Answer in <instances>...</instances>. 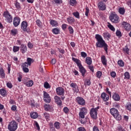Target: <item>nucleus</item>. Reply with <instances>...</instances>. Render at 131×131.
Listing matches in <instances>:
<instances>
[{
    "label": "nucleus",
    "mask_w": 131,
    "mask_h": 131,
    "mask_svg": "<svg viewBox=\"0 0 131 131\" xmlns=\"http://www.w3.org/2000/svg\"><path fill=\"white\" fill-rule=\"evenodd\" d=\"M95 38L97 39L96 47L97 48H103L104 51L107 53L108 52V45L102 38V36L99 34L95 35Z\"/></svg>",
    "instance_id": "f257e3e1"
},
{
    "label": "nucleus",
    "mask_w": 131,
    "mask_h": 131,
    "mask_svg": "<svg viewBox=\"0 0 131 131\" xmlns=\"http://www.w3.org/2000/svg\"><path fill=\"white\" fill-rule=\"evenodd\" d=\"M72 59L74 61V62H75V63H76V64H77L78 67L79 68L80 73H81L83 77H84L86 70H85V69H84L83 66H82V64H81V61H80V60L74 57H72Z\"/></svg>",
    "instance_id": "f03ea898"
},
{
    "label": "nucleus",
    "mask_w": 131,
    "mask_h": 131,
    "mask_svg": "<svg viewBox=\"0 0 131 131\" xmlns=\"http://www.w3.org/2000/svg\"><path fill=\"white\" fill-rule=\"evenodd\" d=\"M110 113L116 118V120L120 121L121 120V115L119 114L118 110H116L115 108H112L110 109Z\"/></svg>",
    "instance_id": "7ed1b4c3"
},
{
    "label": "nucleus",
    "mask_w": 131,
    "mask_h": 131,
    "mask_svg": "<svg viewBox=\"0 0 131 131\" xmlns=\"http://www.w3.org/2000/svg\"><path fill=\"white\" fill-rule=\"evenodd\" d=\"M8 128L10 131H16L18 128V123L16 122V121L13 120L9 123Z\"/></svg>",
    "instance_id": "20e7f679"
},
{
    "label": "nucleus",
    "mask_w": 131,
    "mask_h": 131,
    "mask_svg": "<svg viewBox=\"0 0 131 131\" xmlns=\"http://www.w3.org/2000/svg\"><path fill=\"white\" fill-rule=\"evenodd\" d=\"M100 109V106H97L96 108H92L90 111V115L93 119H97V112L98 110Z\"/></svg>",
    "instance_id": "39448f33"
},
{
    "label": "nucleus",
    "mask_w": 131,
    "mask_h": 131,
    "mask_svg": "<svg viewBox=\"0 0 131 131\" xmlns=\"http://www.w3.org/2000/svg\"><path fill=\"white\" fill-rule=\"evenodd\" d=\"M110 20L113 23H119V16L116 14H111L110 16Z\"/></svg>",
    "instance_id": "423d86ee"
},
{
    "label": "nucleus",
    "mask_w": 131,
    "mask_h": 131,
    "mask_svg": "<svg viewBox=\"0 0 131 131\" xmlns=\"http://www.w3.org/2000/svg\"><path fill=\"white\" fill-rule=\"evenodd\" d=\"M28 26V23L26 21H23L21 24V29H22L23 31L24 32H27V33H29L30 32V31L28 28H27Z\"/></svg>",
    "instance_id": "0eeeda50"
},
{
    "label": "nucleus",
    "mask_w": 131,
    "mask_h": 131,
    "mask_svg": "<svg viewBox=\"0 0 131 131\" xmlns=\"http://www.w3.org/2000/svg\"><path fill=\"white\" fill-rule=\"evenodd\" d=\"M3 16L6 18V20L8 23H12V22H13V17L9 12H5L3 14Z\"/></svg>",
    "instance_id": "6e6552de"
},
{
    "label": "nucleus",
    "mask_w": 131,
    "mask_h": 131,
    "mask_svg": "<svg viewBox=\"0 0 131 131\" xmlns=\"http://www.w3.org/2000/svg\"><path fill=\"white\" fill-rule=\"evenodd\" d=\"M56 94L58 96H64L65 94V90L62 87H58L56 89Z\"/></svg>",
    "instance_id": "1a4fd4ad"
},
{
    "label": "nucleus",
    "mask_w": 131,
    "mask_h": 131,
    "mask_svg": "<svg viewBox=\"0 0 131 131\" xmlns=\"http://www.w3.org/2000/svg\"><path fill=\"white\" fill-rule=\"evenodd\" d=\"M122 26H123V28L125 29L126 31H130L131 30L130 24H128L126 21H123L122 23Z\"/></svg>",
    "instance_id": "9d476101"
},
{
    "label": "nucleus",
    "mask_w": 131,
    "mask_h": 131,
    "mask_svg": "<svg viewBox=\"0 0 131 131\" xmlns=\"http://www.w3.org/2000/svg\"><path fill=\"white\" fill-rule=\"evenodd\" d=\"M98 8L100 11H105L106 10V5L103 1H100L98 4Z\"/></svg>",
    "instance_id": "9b49d317"
},
{
    "label": "nucleus",
    "mask_w": 131,
    "mask_h": 131,
    "mask_svg": "<svg viewBox=\"0 0 131 131\" xmlns=\"http://www.w3.org/2000/svg\"><path fill=\"white\" fill-rule=\"evenodd\" d=\"M76 101L79 105H81L82 106L85 105V101L84 100L83 98L81 97H77L76 98Z\"/></svg>",
    "instance_id": "f8f14e48"
},
{
    "label": "nucleus",
    "mask_w": 131,
    "mask_h": 131,
    "mask_svg": "<svg viewBox=\"0 0 131 131\" xmlns=\"http://www.w3.org/2000/svg\"><path fill=\"white\" fill-rule=\"evenodd\" d=\"M21 21V18L18 17H15L13 18V25L14 27H18L20 25V22Z\"/></svg>",
    "instance_id": "ddd939ff"
},
{
    "label": "nucleus",
    "mask_w": 131,
    "mask_h": 131,
    "mask_svg": "<svg viewBox=\"0 0 131 131\" xmlns=\"http://www.w3.org/2000/svg\"><path fill=\"white\" fill-rule=\"evenodd\" d=\"M101 98L104 102H107L109 100V95H107L105 92H103L101 95Z\"/></svg>",
    "instance_id": "4468645a"
},
{
    "label": "nucleus",
    "mask_w": 131,
    "mask_h": 131,
    "mask_svg": "<svg viewBox=\"0 0 131 131\" xmlns=\"http://www.w3.org/2000/svg\"><path fill=\"white\" fill-rule=\"evenodd\" d=\"M54 100L55 102L58 106H62V100H61V98L59 96H55L54 97Z\"/></svg>",
    "instance_id": "2eb2a0df"
},
{
    "label": "nucleus",
    "mask_w": 131,
    "mask_h": 131,
    "mask_svg": "<svg viewBox=\"0 0 131 131\" xmlns=\"http://www.w3.org/2000/svg\"><path fill=\"white\" fill-rule=\"evenodd\" d=\"M20 51L22 54H25L27 52V46L24 44H21L20 47Z\"/></svg>",
    "instance_id": "dca6fc26"
},
{
    "label": "nucleus",
    "mask_w": 131,
    "mask_h": 131,
    "mask_svg": "<svg viewBox=\"0 0 131 131\" xmlns=\"http://www.w3.org/2000/svg\"><path fill=\"white\" fill-rule=\"evenodd\" d=\"M44 108L45 111H49V112H52L53 111V107L50 106V104H45Z\"/></svg>",
    "instance_id": "f3484780"
},
{
    "label": "nucleus",
    "mask_w": 131,
    "mask_h": 131,
    "mask_svg": "<svg viewBox=\"0 0 131 131\" xmlns=\"http://www.w3.org/2000/svg\"><path fill=\"white\" fill-rule=\"evenodd\" d=\"M30 116L33 119H36L38 116V114L36 112H32L30 113Z\"/></svg>",
    "instance_id": "a211bd4d"
},
{
    "label": "nucleus",
    "mask_w": 131,
    "mask_h": 131,
    "mask_svg": "<svg viewBox=\"0 0 131 131\" xmlns=\"http://www.w3.org/2000/svg\"><path fill=\"white\" fill-rule=\"evenodd\" d=\"M50 24L53 27H57V26H59V24H58V22L53 19L50 21Z\"/></svg>",
    "instance_id": "6ab92c4d"
},
{
    "label": "nucleus",
    "mask_w": 131,
    "mask_h": 131,
    "mask_svg": "<svg viewBox=\"0 0 131 131\" xmlns=\"http://www.w3.org/2000/svg\"><path fill=\"white\" fill-rule=\"evenodd\" d=\"M113 99L115 100V101H119V100H120V97L119 96V95L118 94L115 93L113 95Z\"/></svg>",
    "instance_id": "aec40b11"
},
{
    "label": "nucleus",
    "mask_w": 131,
    "mask_h": 131,
    "mask_svg": "<svg viewBox=\"0 0 131 131\" xmlns=\"http://www.w3.org/2000/svg\"><path fill=\"white\" fill-rule=\"evenodd\" d=\"M67 21L69 24H72V23H74V22H75V19L72 17H69L67 18Z\"/></svg>",
    "instance_id": "412c9836"
},
{
    "label": "nucleus",
    "mask_w": 131,
    "mask_h": 131,
    "mask_svg": "<svg viewBox=\"0 0 131 131\" xmlns=\"http://www.w3.org/2000/svg\"><path fill=\"white\" fill-rule=\"evenodd\" d=\"M101 62L104 66H106L107 65V60L106 59V57L105 56L103 55L101 57Z\"/></svg>",
    "instance_id": "4be33fe9"
},
{
    "label": "nucleus",
    "mask_w": 131,
    "mask_h": 131,
    "mask_svg": "<svg viewBox=\"0 0 131 131\" xmlns=\"http://www.w3.org/2000/svg\"><path fill=\"white\" fill-rule=\"evenodd\" d=\"M85 62L88 65H92V58L90 57H87L85 59Z\"/></svg>",
    "instance_id": "5701e85b"
},
{
    "label": "nucleus",
    "mask_w": 131,
    "mask_h": 131,
    "mask_svg": "<svg viewBox=\"0 0 131 131\" xmlns=\"http://www.w3.org/2000/svg\"><path fill=\"white\" fill-rule=\"evenodd\" d=\"M0 95L3 97H5L6 95H7V91L4 89H1L0 90Z\"/></svg>",
    "instance_id": "b1692460"
},
{
    "label": "nucleus",
    "mask_w": 131,
    "mask_h": 131,
    "mask_svg": "<svg viewBox=\"0 0 131 131\" xmlns=\"http://www.w3.org/2000/svg\"><path fill=\"white\" fill-rule=\"evenodd\" d=\"M53 34H59L60 33V29L58 28H54L52 29Z\"/></svg>",
    "instance_id": "393cba45"
},
{
    "label": "nucleus",
    "mask_w": 131,
    "mask_h": 131,
    "mask_svg": "<svg viewBox=\"0 0 131 131\" xmlns=\"http://www.w3.org/2000/svg\"><path fill=\"white\" fill-rule=\"evenodd\" d=\"M91 80L89 79H86V80H84V85L85 86H86V85H91Z\"/></svg>",
    "instance_id": "a878e982"
},
{
    "label": "nucleus",
    "mask_w": 131,
    "mask_h": 131,
    "mask_svg": "<svg viewBox=\"0 0 131 131\" xmlns=\"http://www.w3.org/2000/svg\"><path fill=\"white\" fill-rule=\"evenodd\" d=\"M118 12L121 14V15H124V13H125V9L124 8L120 7L119 9Z\"/></svg>",
    "instance_id": "bb28decb"
},
{
    "label": "nucleus",
    "mask_w": 131,
    "mask_h": 131,
    "mask_svg": "<svg viewBox=\"0 0 131 131\" xmlns=\"http://www.w3.org/2000/svg\"><path fill=\"white\" fill-rule=\"evenodd\" d=\"M124 79H129V78H130V75H129V73H128V72H126L124 74Z\"/></svg>",
    "instance_id": "cd10ccee"
},
{
    "label": "nucleus",
    "mask_w": 131,
    "mask_h": 131,
    "mask_svg": "<svg viewBox=\"0 0 131 131\" xmlns=\"http://www.w3.org/2000/svg\"><path fill=\"white\" fill-rule=\"evenodd\" d=\"M73 15L75 17V18H77V19H79L80 18V16H79V12H78V11L73 12Z\"/></svg>",
    "instance_id": "c85d7f7f"
},
{
    "label": "nucleus",
    "mask_w": 131,
    "mask_h": 131,
    "mask_svg": "<svg viewBox=\"0 0 131 131\" xmlns=\"http://www.w3.org/2000/svg\"><path fill=\"white\" fill-rule=\"evenodd\" d=\"M76 4H77V2H76V0H70V6H72L73 7L75 6Z\"/></svg>",
    "instance_id": "c756f323"
},
{
    "label": "nucleus",
    "mask_w": 131,
    "mask_h": 131,
    "mask_svg": "<svg viewBox=\"0 0 131 131\" xmlns=\"http://www.w3.org/2000/svg\"><path fill=\"white\" fill-rule=\"evenodd\" d=\"M26 85H27V86H32V85H33V81L31 80L27 82Z\"/></svg>",
    "instance_id": "7c9ffc66"
},
{
    "label": "nucleus",
    "mask_w": 131,
    "mask_h": 131,
    "mask_svg": "<svg viewBox=\"0 0 131 131\" xmlns=\"http://www.w3.org/2000/svg\"><path fill=\"white\" fill-rule=\"evenodd\" d=\"M123 51H124V53H126V54H129V49L128 48H127V46H125L124 48H123Z\"/></svg>",
    "instance_id": "2f4dec72"
},
{
    "label": "nucleus",
    "mask_w": 131,
    "mask_h": 131,
    "mask_svg": "<svg viewBox=\"0 0 131 131\" xmlns=\"http://www.w3.org/2000/svg\"><path fill=\"white\" fill-rule=\"evenodd\" d=\"M118 64L120 67H123L124 66V62H123L122 60H119L118 61Z\"/></svg>",
    "instance_id": "473e14b6"
},
{
    "label": "nucleus",
    "mask_w": 131,
    "mask_h": 131,
    "mask_svg": "<svg viewBox=\"0 0 131 131\" xmlns=\"http://www.w3.org/2000/svg\"><path fill=\"white\" fill-rule=\"evenodd\" d=\"M44 88L45 89H51V85H50V84L48 82H45L44 83Z\"/></svg>",
    "instance_id": "72a5a7b5"
},
{
    "label": "nucleus",
    "mask_w": 131,
    "mask_h": 131,
    "mask_svg": "<svg viewBox=\"0 0 131 131\" xmlns=\"http://www.w3.org/2000/svg\"><path fill=\"white\" fill-rule=\"evenodd\" d=\"M54 126L57 129H59L60 128V123L59 122H55L54 123Z\"/></svg>",
    "instance_id": "f704fd0d"
},
{
    "label": "nucleus",
    "mask_w": 131,
    "mask_h": 131,
    "mask_svg": "<svg viewBox=\"0 0 131 131\" xmlns=\"http://www.w3.org/2000/svg\"><path fill=\"white\" fill-rule=\"evenodd\" d=\"M116 34L118 37H121V36H122V35L121 34V32H120V31L118 30H117Z\"/></svg>",
    "instance_id": "c9c22d12"
},
{
    "label": "nucleus",
    "mask_w": 131,
    "mask_h": 131,
    "mask_svg": "<svg viewBox=\"0 0 131 131\" xmlns=\"http://www.w3.org/2000/svg\"><path fill=\"white\" fill-rule=\"evenodd\" d=\"M20 50V47H17V46H14L13 47V51L14 53H16V52H18Z\"/></svg>",
    "instance_id": "e433bc0d"
},
{
    "label": "nucleus",
    "mask_w": 131,
    "mask_h": 131,
    "mask_svg": "<svg viewBox=\"0 0 131 131\" xmlns=\"http://www.w3.org/2000/svg\"><path fill=\"white\" fill-rule=\"evenodd\" d=\"M43 101L45 102V103H51V97L43 98Z\"/></svg>",
    "instance_id": "4c0bfd02"
},
{
    "label": "nucleus",
    "mask_w": 131,
    "mask_h": 131,
    "mask_svg": "<svg viewBox=\"0 0 131 131\" xmlns=\"http://www.w3.org/2000/svg\"><path fill=\"white\" fill-rule=\"evenodd\" d=\"M50 95L46 91H43V98H50Z\"/></svg>",
    "instance_id": "58836bf2"
},
{
    "label": "nucleus",
    "mask_w": 131,
    "mask_h": 131,
    "mask_svg": "<svg viewBox=\"0 0 131 131\" xmlns=\"http://www.w3.org/2000/svg\"><path fill=\"white\" fill-rule=\"evenodd\" d=\"M0 74L2 77H5V71H4V69H3V68L0 69Z\"/></svg>",
    "instance_id": "ea45409f"
},
{
    "label": "nucleus",
    "mask_w": 131,
    "mask_h": 131,
    "mask_svg": "<svg viewBox=\"0 0 131 131\" xmlns=\"http://www.w3.org/2000/svg\"><path fill=\"white\" fill-rule=\"evenodd\" d=\"M15 6L16 9H17L18 10H19V9H21V6H20V3H19V2H16L15 3Z\"/></svg>",
    "instance_id": "a19ab883"
},
{
    "label": "nucleus",
    "mask_w": 131,
    "mask_h": 131,
    "mask_svg": "<svg viewBox=\"0 0 131 131\" xmlns=\"http://www.w3.org/2000/svg\"><path fill=\"white\" fill-rule=\"evenodd\" d=\"M117 130L118 131H126L125 130V129H124V128H123L122 126H121V125H120L117 127Z\"/></svg>",
    "instance_id": "79ce46f5"
},
{
    "label": "nucleus",
    "mask_w": 131,
    "mask_h": 131,
    "mask_svg": "<svg viewBox=\"0 0 131 131\" xmlns=\"http://www.w3.org/2000/svg\"><path fill=\"white\" fill-rule=\"evenodd\" d=\"M96 76L98 78H100L101 76H102V72L101 71H98L96 73Z\"/></svg>",
    "instance_id": "37998d69"
},
{
    "label": "nucleus",
    "mask_w": 131,
    "mask_h": 131,
    "mask_svg": "<svg viewBox=\"0 0 131 131\" xmlns=\"http://www.w3.org/2000/svg\"><path fill=\"white\" fill-rule=\"evenodd\" d=\"M85 10V15L88 17V16H89V13H90V9H89V7H86Z\"/></svg>",
    "instance_id": "c03bdc74"
},
{
    "label": "nucleus",
    "mask_w": 131,
    "mask_h": 131,
    "mask_svg": "<svg viewBox=\"0 0 131 131\" xmlns=\"http://www.w3.org/2000/svg\"><path fill=\"white\" fill-rule=\"evenodd\" d=\"M84 115H85V114H84L83 112H80L79 114V116L81 117V118H84Z\"/></svg>",
    "instance_id": "a18cd8bd"
},
{
    "label": "nucleus",
    "mask_w": 131,
    "mask_h": 131,
    "mask_svg": "<svg viewBox=\"0 0 131 131\" xmlns=\"http://www.w3.org/2000/svg\"><path fill=\"white\" fill-rule=\"evenodd\" d=\"M108 27L112 30V31H115V28L112 25H108Z\"/></svg>",
    "instance_id": "49530a36"
},
{
    "label": "nucleus",
    "mask_w": 131,
    "mask_h": 131,
    "mask_svg": "<svg viewBox=\"0 0 131 131\" xmlns=\"http://www.w3.org/2000/svg\"><path fill=\"white\" fill-rule=\"evenodd\" d=\"M43 115L46 119L50 118V114H48V113H44Z\"/></svg>",
    "instance_id": "de8ad7c7"
},
{
    "label": "nucleus",
    "mask_w": 131,
    "mask_h": 131,
    "mask_svg": "<svg viewBox=\"0 0 131 131\" xmlns=\"http://www.w3.org/2000/svg\"><path fill=\"white\" fill-rule=\"evenodd\" d=\"M81 112H82L85 114H86V113H88V111H86V108H85V107H82L81 108Z\"/></svg>",
    "instance_id": "09e8293b"
},
{
    "label": "nucleus",
    "mask_w": 131,
    "mask_h": 131,
    "mask_svg": "<svg viewBox=\"0 0 131 131\" xmlns=\"http://www.w3.org/2000/svg\"><path fill=\"white\" fill-rule=\"evenodd\" d=\"M32 59L28 57L27 58V63L29 64V66L31 65V62H32Z\"/></svg>",
    "instance_id": "8fccbe9b"
},
{
    "label": "nucleus",
    "mask_w": 131,
    "mask_h": 131,
    "mask_svg": "<svg viewBox=\"0 0 131 131\" xmlns=\"http://www.w3.org/2000/svg\"><path fill=\"white\" fill-rule=\"evenodd\" d=\"M29 66V64L27 63V62H25V63H23L21 67L22 68H27Z\"/></svg>",
    "instance_id": "3c124183"
},
{
    "label": "nucleus",
    "mask_w": 131,
    "mask_h": 131,
    "mask_svg": "<svg viewBox=\"0 0 131 131\" xmlns=\"http://www.w3.org/2000/svg\"><path fill=\"white\" fill-rule=\"evenodd\" d=\"M6 85H7V88H9V89H12V88H13V85L12 84V83H11V82L7 83Z\"/></svg>",
    "instance_id": "603ef678"
},
{
    "label": "nucleus",
    "mask_w": 131,
    "mask_h": 131,
    "mask_svg": "<svg viewBox=\"0 0 131 131\" xmlns=\"http://www.w3.org/2000/svg\"><path fill=\"white\" fill-rule=\"evenodd\" d=\"M81 56L82 57V58H85L87 57L88 54H86V53H85L84 52H81Z\"/></svg>",
    "instance_id": "864d4df0"
},
{
    "label": "nucleus",
    "mask_w": 131,
    "mask_h": 131,
    "mask_svg": "<svg viewBox=\"0 0 131 131\" xmlns=\"http://www.w3.org/2000/svg\"><path fill=\"white\" fill-rule=\"evenodd\" d=\"M103 36H104V37H108V38H110V37H111V35L108 33H106L103 34Z\"/></svg>",
    "instance_id": "5fc2aeb1"
},
{
    "label": "nucleus",
    "mask_w": 131,
    "mask_h": 131,
    "mask_svg": "<svg viewBox=\"0 0 131 131\" xmlns=\"http://www.w3.org/2000/svg\"><path fill=\"white\" fill-rule=\"evenodd\" d=\"M68 29H69V31H70V34H72V33H73V32H74L73 28H72V27L70 26L69 27Z\"/></svg>",
    "instance_id": "6e6d98bb"
},
{
    "label": "nucleus",
    "mask_w": 131,
    "mask_h": 131,
    "mask_svg": "<svg viewBox=\"0 0 131 131\" xmlns=\"http://www.w3.org/2000/svg\"><path fill=\"white\" fill-rule=\"evenodd\" d=\"M71 88H73V89H75L77 86V84L75 83H72L70 84Z\"/></svg>",
    "instance_id": "4d7b16f0"
},
{
    "label": "nucleus",
    "mask_w": 131,
    "mask_h": 131,
    "mask_svg": "<svg viewBox=\"0 0 131 131\" xmlns=\"http://www.w3.org/2000/svg\"><path fill=\"white\" fill-rule=\"evenodd\" d=\"M55 4H62L63 3V2L62 1V0H53Z\"/></svg>",
    "instance_id": "13d9d810"
},
{
    "label": "nucleus",
    "mask_w": 131,
    "mask_h": 131,
    "mask_svg": "<svg viewBox=\"0 0 131 131\" xmlns=\"http://www.w3.org/2000/svg\"><path fill=\"white\" fill-rule=\"evenodd\" d=\"M36 24L37 25V26H38L39 27H40L41 25V21H40V20L39 19H37L36 21Z\"/></svg>",
    "instance_id": "bf43d9fd"
},
{
    "label": "nucleus",
    "mask_w": 131,
    "mask_h": 131,
    "mask_svg": "<svg viewBox=\"0 0 131 131\" xmlns=\"http://www.w3.org/2000/svg\"><path fill=\"white\" fill-rule=\"evenodd\" d=\"M23 70L25 73H28L29 72V69L28 68H23Z\"/></svg>",
    "instance_id": "052dcab7"
},
{
    "label": "nucleus",
    "mask_w": 131,
    "mask_h": 131,
    "mask_svg": "<svg viewBox=\"0 0 131 131\" xmlns=\"http://www.w3.org/2000/svg\"><path fill=\"white\" fill-rule=\"evenodd\" d=\"M11 33L12 35H16V34H17V31L16 30H12Z\"/></svg>",
    "instance_id": "680f3d73"
},
{
    "label": "nucleus",
    "mask_w": 131,
    "mask_h": 131,
    "mask_svg": "<svg viewBox=\"0 0 131 131\" xmlns=\"http://www.w3.org/2000/svg\"><path fill=\"white\" fill-rule=\"evenodd\" d=\"M111 76L114 78H115V77L116 76V73H115V72H112L111 73Z\"/></svg>",
    "instance_id": "e2e57ef3"
},
{
    "label": "nucleus",
    "mask_w": 131,
    "mask_h": 131,
    "mask_svg": "<svg viewBox=\"0 0 131 131\" xmlns=\"http://www.w3.org/2000/svg\"><path fill=\"white\" fill-rule=\"evenodd\" d=\"M78 131H86V130H85V128H84V127H80L78 128Z\"/></svg>",
    "instance_id": "0e129e2a"
},
{
    "label": "nucleus",
    "mask_w": 131,
    "mask_h": 131,
    "mask_svg": "<svg viewBox=\"0 0 131 131\" xmlns=\"http://www.w3.org/2000/svg\"><path fill=\"white\" fill-rule=\"evenodd\" d=\"M126 5L131 9V0H129L126 2Z\"/></svg>",
    "instance_id": "69168bd1"
},
{
    "label": "nucleus",
    "mask_w": 131,
    "mask_h": 131,
    "mask_svg": "<svg viewBox=\"0 0 131 131\" xmlns=\"http://www.w3.org/2000/svg\"><path fill=\"white\" fill-rule=\"evenodd\" d=\"M126 109H127V110H129V111H130V110H131V104H128L126 105Z\"/></svg>",
    "instance_id": "338daca9"
},
{
    "label": "nucleus",
    "mask_w": 131,
    "mask_h": 131,
    "mask_svg": "<svg viewBox=\"0 0 131 131\" xmlns=\"http://www.w3.org/2000/svg\"><path fill=\"white\" fill-rule=\"evenodd\" d=\"M93 131H100V130H99V128H98V127H97V126H94L93 128Z\"/></svg>",
    "instance_id": "774afa93"
}]
</instances>
